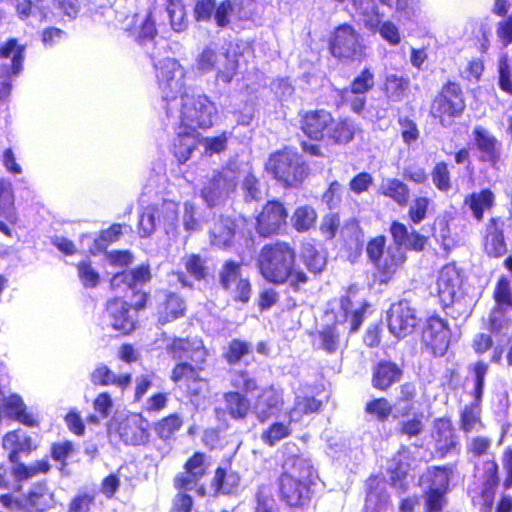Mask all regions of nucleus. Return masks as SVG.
<instances>
[{"mask_svg": "<svg viewBox=\"0 0 512 512\" xmlns=\"http://www.w3.org/2000/svg\"><path fill=\"white\" fill-rule=\"evenodd\" d=\"M393 245L387 247V239L383 234L376 235L366 244L368 261L375 269L379 283L387 284L405 263L407 257L404 250L421 252L428 243V236L399 221L393 220L389 226Z\"/></svg>", "mask_w": 512, "mask_h": 512, "instance_id": "obj_1", "label": "nucleus"}, {"mask_svg": "<svg viewBox=\"0 0 512 512\" xmlns=\"http://www.w3.org/2000/svg\"><path fill=\"white\" fill-rule=\"evenodd\" d=\"M152 278L150 266L140 264L131 269H123L115 273L110 279V287L117 292L131 291L138 299L129 304L122 298L115 297L106 303V312L113 329L124 335L130 334L136 327V321L130 314L131 308L141 311L147 308L150 295L141 287L150 282Z\"/></svg>", "mask_w": 512, "mask_h": 512, "instance_id": "obj_2", "label": "nucleus"}, {"mask_svg": "<svg viewBox=\"0 0 512 512\" xmlns=\"http://www.w3.org/2000/svg\"><path fill=\"white\" fill-rule=\"evenodd\" d=\"M256 267L266 282L277 286L288 284L294 292H299L310 280L297 263L295 247L284 240L264 244L257 255Z\"/></svg>", "mask_w": 512, "mask_h": 512, "instance_id": "obj_3", "label": "nucleus"}, {"mask_svg": "<svg viewBox=\"0 0 512 512\" xmlns=\"http://www.w3.org/2000/svg\"><path fill=\"white\" fill-rule=\"evenodd\" d=\"M281 473L277 479L280 499L291 512H306L313 495L317 472L310 460L299 454L287 455L280 465Z\"/></svg>", "mask_w": 512, "mask_h": 512, "instance_id": "obj_4", "label": "nucleus"}, {"mask_svg": "<svg viewBox=\"0 0 512 512\" xmlns=\"http://www.w3.org/2000/svg\"><path fill=\"white\" fill-rule=\"evenodd\" d=\"M339 304L342 311V319L336 317L332 323L323 325L321 329L312 334L317 341L316 348L323 351L326 355L344 353L348 347L349 337L341 333L340 326L348 322L349 334L358 332L370 306L369 303L364 300L360 303L358 308L352 310L353 302L349 295L340 297Z\"/></svg>", "mask_w": 512, "mask_h": 512, "instance_id": "obj_5", "label": "nucleus"}, {"mask_svg": "<svg viewBox=\"0 0 512 512\" xmlns=\"http://www.w3.org/2000/svg\"><path fill=\"white\" fill-rule=\"evenodd\" d=\"M168 118H178L180 127L208 129L213 125L217 112L215 103L205 94L182 93L165 105Z\"/></svg>", "mask_w": 512, "mask_h": 512, "instance_id": "obj_6", "label": "nucleus"}, {"mask_svg": "<svg viewBox=\"0 0 512 512\" xmlns=\"http://www.w3.org/2000/svg\"><path fill=\"white\" fill-rule=\"evenodd\" d=\"M467 110L466 93L454 80L444 82L429 104V116L442 127H449Z\"/></svg>", "mask_w": 512, "mask_h": 512, "instance_id": "obj_7", "label": "nucleus"}, {"mask_svg": "<svg viewBox=\"0 0 512 512\" xmlns=\"http://www.w3.org/2000/svg\"><path fill=\"white\" fill-rule=\"evenodd\" d=\"M242 53L235 42H227L220 48L208 45L198 54L196 67L201 73L214 71L217 80L230 83L237 75Z\"/></svg>", "mask_w": 512, "mask_h": 512, "instance_id": "obj_8", "label": "nucleus"}, {"mask_svg": "<svg viewBox=\"0 0 512 512\" xmlns=\"http://www.w3.org/2000/svg\"><path fill=\"white\" fill-rule=\"evenodd\" d=\"M266 169L285 189L302 187L310 174V167L303 156L288 147L271 154Z\"/></svg>", "mask_w": 512, "mask_h": 512, "instance_id": "obj_9", "label": "nucleus"}, {"mask_svg": "<svg viewBox=\"0 0 512 512\" xmlns=\"http://www.w3.org/2000/svg\"><path fill=\"white\" fill-rule=\"evenodd\" d=\"M492 298L494 306L487 317L482 319V329L495 338L512 336V318L508 314L512 310V287L507 276L501 275L497 279Z\"/></svg>", "mask_w": 512, "mask_h": 512, "instance_id": "obj_10", "label": "nucleus"}, {"mask_svg": "<svg viewBox=\"0 0 512 512\" xmlns=\"http://www.w3.org/2000/svg\"><path fill=\"white\" fill-rule=\"evenodd\" d=\"M328 50L341 63L362 62L367 58L363 36L349 23L339 24L331 31Z\"/></svg>", "mask_w": 512, "mask_h": 512, "instance_id": "obj_11", "label": "nucleus"}, {"mask_svg": "<svg viewBox=\"0 0 512 512\" xmlns=\"http://www.w3.org/2000/svg\"><path fill=\"white\" fill-rule=\"evenodd\" d=\"M468 369L473 377V389L471 392L473 400L460 411L459 428L464 434H469L473 430L485 427L481 416V404L489 365L483 360H477Z\"/></svg>", "mask_w": 512, "mask_h": 512, "instance_id": "obj_12", "label": "nucleus"}, {"mask_svg": "<svg viewBox=\"0 0 512 512\" xmlns=\"http://www.w3.org/2000/svg\"><path fill=\"white\" fill-rule=\"evenodd\" d=\"M0 503L11 512H48L55 506V494L46 481H39L20 497L0 495Z\"/></svg>", "mask_w": 512, "mask_h": 512, "instance_id": "obj_13", "label": "nucleus"}, {"mask_svg": "<svg viewBox=\"0 0 512 512\" xmlns=\"http://www.w3.org/2000/svg\"><path fill=\"white\" fill-rule=\"evenodd\" d=\"M330 114V110L322 107L299 111V129L308 140L300 142L304 153L315 157L324 156L320 144Z\"/></svg>", "mask_w": 512, "mask_h": 512, "instance_id": "obj_14", "label": "nucleus"}, {"mask_svg": "<svg viewBox=\"0 0 512 512\" xmlns=\"http://www.w3.org/2000/svg\"><path fill=\"white\" fill-rule=\"evenodd\" d=\"M251 236L249 218L242 214H220L209 230L211 245L221 249L230 248L236 239H250Z\"/></svg>", "mask_w": 512, "mask_h": 512, "instance_id": "obj_15", "label": "nucleus"}, {"mask_svg": "<svg viewBox=\"0 0 512 512\" xmlns=\"http://www.w3.org/2000/svg\"><path fill=\"white\" fill-rule=\"evenodd\" d=\"M242 266L241 262L232 259L224 261L218 273V282L235 303L247 304L252 296L253 285L249 276L244 275Z\"/></svg>", "mask_w": 512, "mask_h": 512, "instance_id": "obj_16", "label": "nucleus"}, {"mask_svg": "<svg viewBox=\"0 0 512 512\" xmlns=\"http://www.w3.org/2000/svg\"><path fill=\"white\" fill-rule=\"evenodd\" d=\"M239 168L227 164L216 170L201 189V196L212 208L229 198L238 188Z\"/></svg>", "mask_w": 512, "mask_h": 512, "instance_id": "obj_17", "label": "nucleus"}, {"mask_svg": "<svg viewBox=\"0 0 512 512\" xmlns=\"http://www.w3.org/2000/svg\"><path fill=\"white\" fill-rule=\"evenodd\" d=\"M207 362L201 360H194V363L189 361H176L173 365L169 379L174 385V389L179 391L181 395L188 399L193 400L200 396L202 389L200 384L205 382L201 376Z\"/></svg>", "mask_w": 512, "mask_h": 512, "instance_id": "obj_18", "label": "nucleus"}, {"mask_svg": "<svg viewBox=\"0 0 512 512\" xmlns=\"http://www.w3.org/2000/svg\"><path fill=\"white\" fill-rule=\"evenodd\" d=\"M289 212L285 203L279 199H268L255 216V230L261 238H270L282 234L287 227Z\"/></svg>", "mask_w": 512, "mask_h": 512, "instance_id": "obj_19", "label": "nucleus"}, {"mask_svg": "<svg viewBox=\"0 0 512 512\" xmlns=\"http://www.w3.org/2000/svg\"><path fill=\"white\" fill-rule=\"evenodd\" d=\"M155 76L166 104L177 99L178 94L184 93L186 70L178 60L165 58L158 61L155 65Z\"/></svg>", "mask_w": 512, "mask_h": 512, "instance_id": "obj_20", "label": "nucleus"}, {"mask_svg": "<svg viewBox=\"0 0 512 512\" xmlns=\"http://www.w3.org/2000/svg\"><path fill=\"white\" fill-rule=\"evenodd\" d=\"M451 329L448 321L440 315H429L420 333L421 343L433 356H443L450 345Z\"/></svg>", "mask_w": 512, "mask_h": 512, "instance_id": "obj_21", "label": "nucleus"}, {"mask_svg": "<svg viewBox=\"0 0 512 512\" xmlns=\"http://www.w3.org/2000/svg\"><path fill=\"white\" fill-rule=\"evenodd\" d=\"M418 321L417 311L407 299H401L393 303L388 310V329L392 335L399 339L412 334Z\"/></svg>", "mask_w": 512, "mask_h": 512, "instance_id": "obj_22", "label": "nucleus"}, {"mask_svg": "<svg viewBox=\"0 0 512 512\" xmlns=\"http://www.w3.org/2000/svg\"><path fill=\"white\" fill-rule=\"evenodd\" d=\"M361 129L350 116H336L332 111L327 121L321 143L331 146H346L355 140Z\"/></svg>", "mask_w": 512, "mask_h": 512, "instance_id": "obj_23", "label": "nucleus"}, {"mask_svg": "<svg viewBox=\"0 0 512 512\" xmlns=\"http://www.w3.org/2000/svg\"><path fill=\"white\" fill-rule=\"evenodd\" d=\"M506 221L501 216L488 219L482 236V249L489 258L499 259L506 255L508 245L505 238Z\"/></svg>", "mask_w": 512, "mask_h": 512, "instance_id": "obj_24", "label": "nucleus"}, {"mask_svg": "<svg viewBox=\"0 0 512 512\" xmlns=\"http://www.w3.org/2000/svg\"><path fill=\"white\" fill-rule=\"evenodd\" d=\"M165 350L174 360L184 361L183 358L201 360L207 362L209 351L201 337L174 336L167 343Z\"/></svg>", "mask_w": 512, "mask_h": 512, "instance_id": "obj_25", "label": "nucleus"}, {"mask_svg": "<svg viewBox=\"0 0 512 512\" xmlns=\"http://www.w3.org/2000/svg\"><path fill=\"white\" fill-rule=\"evenodd\" d=\"M462 286L460 270L454 263L444 265L437 277V296L443 309L450 307L459 297Z\"/></svg>", "mask_w": 512, "mask_h": 512, "instance_id": "obj_26", "label": "nucleus"}, {"mask_svg": "<svg viewBox=\"0 0 512 512\" xmlns=\"http://www.w3.org/2000/svg\"><path fill=\"white\" fill-rule=\"evenodd\" d=\"M208 464L206 454L195 451L184 463V472L178 473L173 479V486L178 491L191 490L206 475Z\"/></svg>", "mask_w": 512, "mask_h": 512, "instance_id": "obj_27", "label": "nucleus"}, {"mask_svg": "<svg viewBox=\"0 0 512 512\" xmlns=\"http://www.w3.org/2000/svg\"><path fill=\"white\" fill-rule=\"evenodd\" d=\"M502 467L504 471V478L500 482L499 476V464L495 458L487 459L483 462L482 468V485L501 487L503 490H509L512 488V448L506 447L501 456Z\"/></svg>", "mask_w": 512, "mask_h": 512, "instance_id": "obj_28", "label": "nucleus"}, {"mask_svg": "<svg viewBox=\"0 0 512 512\" xmlns=\"http://www.w3.org/2000/svg\"><path fill=\"white\" fill-rule=\"evenodd\" d=\"M186 313L187 303L184 297L176 292L165 291L156 303L153 315L157 323L164 326L185 317Z\"/></svg>", "mask_w": 512, "mask_h": 512, "instance_id": "obj_29", "label": "nucleus"}, {"mask_svg": "<svg viewBox=\"0 0 512 512\" xmlns=\"http://www.w3.org/2000/svg\"><path fill=\"white\" fill-rule=\"evenodd\" d=\"M115 431L125 445L144 446L150 440L148 422L140 415L120 420Z\"/></svg>", "mask_w": 512, "mask_h": 512, "instance_id": "obj_30", "label": "nucleus"}, {"mask_svg": "<svg viewBox=\"0 0 512 512\" xmlns=\"http://www.w3.org/2000/svg\"><path fill=\"white\" fill-rule=\"evenodd\" d=\"M404 370L395 361L381 359L371 369V385L381 392H387L403 378Z\"/></svg>", "mask_w": 512, "mask_h": 512, "instance_id": "obj_31", "label": "nucleus"}, {"mask_svg": "<svg viewBox=\"0 0 512 512\" xmlns=\"http://www.w3.org/2000/svg\"><path fill=\"white\" fill-rule=\"evenodd\" d=\"M476 149L480 152V162H487L496 167L501 160V144L498 139L481 125H477L472 131Z\"/></svg>", "mask_w": 512, "mask_h": 512, "instance_id": "obj_32", "label": "nucleus"}, {"mask_svg": "<svg viewBox=\"0 0 512 512\" xmlns=\"http://www.w3.org/2000/svg\"><path fill=\"white\" fill-rule=\"evenodd\" d=\"M411 455L405 448L399 449L390 459L387 473L392 488L405 493L409 489L407 477L411 469Z\"/></svg>", "mask_w": 512, "mask_h": 512, "instance_id": "obj_33", "label": "nucleus"}, {"mask_svg": "<svg viewBox=\"0 0 512 512\" xmlns=\"http://www.w3.org/2000/svg\"><path fill=\"white\" fill-rule=\"evenodd\" d=\"M2 447L8 452L9 461L17 463L21 455H30L38 446L29 434L21 429H15L3 436Z\"/></svg>", "mask_w": 512, "mask_h": 512, "instance_id": "obj_34", "label": "nucleus"}, {"mask_svg": "<svg viewBox=\"0 0 512 512\" xmlns=\"http://www.w3.org/2000/svg\"><path fill=\"white\" fill-rule=\"evenodd\" d=\"M200 143L201 138L198 131L178 125V131L171 144V153L179 164H185Z\"/></svg>", "mask_w": 512, "mask_h": 512, "instance_id": "obj_35", "label": "nucleus"}, {"mask_svg": "<svg viewBox=\"0 0 512 512\" xmlns=\"http://www.w3.org/2000/svg\"><path fill=\"white\" fill-rule=\"evenodd\" d=\"M434 440L439 459L445 458L459 446V439L449 418H438L434 422Z\"/></svg>", "mask_w": 512, "mask_h": 512, "instance_id": "obj_36", "label": "nucleus"}, {"mask_svg": "<svg viewBox=\"0 0 512 512\" xmlns=\"http://www.w3.org/2000/svg\"><path fill=\"white\" fill-rule=\"evenodd\" d=\"M390 505V494L385 489L378 475H371L366 480V495L363 512H384Z\"/></svg>", "mask_w": 512, "mask_h": 512, "instance_id": "obj_37", "label": "nucleus"}, {"mask_svg": "<svg viewBox=\"0 0 512 512\" xmlns=\"http://www.w3.org/2000/svg\"><path fill=\"white\" fill-rule=\"evenodd\" d=\"M124 30L140 45L154 41L158 35V31L153 11L148 10L142 19H140L138 13H134L131 16L130 23Z\"/></svg>", "mask_w": 512, "mask_h": 512, "instance_id": "obj_38", "label": "nucleus"}, {"mask_svg": "<svg viewBox=\"0 0 512 512\" xmlns=\"http://www.w3.org/2000/svg\"><path fill=\"white\" fill-rule=\"evenodd\" d=\"M0 218V232L11 237L12 231L5 221L11 225L17 224L18 213L12 185L5 181H0Z\"/></svg>", "mask_w": 512, "mask_h": 512, "instance_id": "obj_39", "label": "nucleus"}, {"mask_svg": "<svg viewBox=\"0 0 512 512\" xmlns=\"http://www.w3.org/2000/svg\"><path fill=\"white\" fill-rule=\"evenodd\" d=\"M464 207L468 208L474 220L481 222L486 212L491 211L496 205V194L489 188L468 193L463 200Z\"/></svg>", "mask_w": 512, "mask_h": 512, "instance_id": "obj_40", "label": "nucleus"}, {"mask_svg": "<svg viewBox=\"0 0 512 512\" xmlns=\"http://www.w3.org/2000/svg\"><path fill=\"white\" fill-rule=\"evenodd\" d=\"M283 404V397L275 388L264 387L256 398V418L261 423L266 422L281 410Z\"/></svg>", "mask_w": 512, "mask_h": 512, "instance_id": "obj_41", "label": "nucleus"}, {"mask_svg": "<svg viewBox=\"0 0 512 512\" xmlns=\"http://www.w3.org/2000/svg\"><path fill=\"white\" fill-rule=\"evenodd\" d=\"M300 258L307 270V274L314 277L320 276L327 266V256L314 242H303L301 245Z\"/></svg>", "mask_w": 512, "mask_h": 512, "instance_id": "obj_42", "label": "nucleus"}, {"mask_svg": "<svg viewBox=\"0 0 512 512\" xmlns=\"http://www.w3.org/2000/svg\"><path fill=\"white\" fill-rule=\"evenodd\" d=\"M14 8L18 18L23 21L30 17L46 21L52 15L49 0H15Z\"/></svg>", "mask_w": 512, "mask_h": 512, "instance_id": "obj_43", "label": "nucleus"}, {"mask_svg": "<svg viewBox=\"0 0 512 512\" xmlns=\"http://www.w3.org/2000/svg\"><path fill=\"white\" fill-rule=\"evenodd\" d=\"M131 380V374L125 373L116 375L108 366L104 364L98 365L90 373V381L96 387L115 385L122 391H125L130 386Z\"/></svg>", "mask_w": 512, "mask_h": 512, "instance_id": "obj_44", "label": "nucleus"}, {"mask_svg": "<svg viewBox=\"0 0 512 512\" xmlns=\"http://www.w3.org/2000/svg\"><path fill=\"white\" fill-rule=\"evenodd\" d=\"M241 482V477L238 472L231 471L229 473L226 472L225 468L219 466L214 471V476L211 479V487L213 489L214 495H231L234 494Z\"/></svg>", "mask_w": 512, "mask_h": 512, "instance_id": "obj_45", "label": "nucleus"}, {"mask_svg": "<svg viewBox=\"0 0 512 512\" xmlns=\"http://www.w3.org/2000/svg\"><path fill=\"white\" fill-rule=\"evenodd\" d=\"M378 194L391 199L399 207H406L410 199V188L398 178H388L378 189Z\"/></svg>", "mask_w": 512, "mask_h": 512, "instance_id": "obj_46", "label": "nucleus"}, {"mask_svg": "<svg viewBox=\"0 0 512 512\" xmlns=\"http://www.w3.org/2000/svg\"><path fill=\"white\" fill-rule=\"evenodd\" d=\"M453 470V467L450 465L430 466L425 470L420 480L423 481L429 489L449 491Z\"/></svg>", "mask_w": 512, "mask_h": 512, "instance_id": "obj_47", "label": "nucleus"}, {"mask_svg": "<svg viewBox=\"0 0 512 512\" xmlns=\"http://www.w3.org/2000/svg\"><path fill=\"white\" fill-rule=\"evenodd\" d=\"M225 409L233 420H244L250 413L251 404L245 394L227 391L223 394Z\"/></svg>", "mask_w": 512, "mask_h": 512, "instance_id": "obj_48", "label": "nucleus"}, {"mask_svg": "<svg viewBox=\"0 0 512 512\" xmlns=\"http://www.w3.org/2000/svg\"><path fill=\"white\" fill-rule=\"evenodd\" d=\"M318 220L316 209L309 204L297 206L291 216L293 229L298 233H306L315 228Z\"/></svg>", "mask_w": 512, "mask_h": 512, "instance_id": "obj_49", "label": "nucleus"}, {"mask_svg": "<svg viewBox=\"0 0 512 512\" xmlns=\"http://www.w3.org/2000/svg\"><path fill=\"white\" fill-rule=\"evenodd\" d=\"M25 49L16 38H9L0 45V59L11 58V74L18 75L22 71Z\"/></svg>", "mask_w": 512, "mask_h": 512, "instance_id": "obj_50", "label": "nucleus"}, {"mask_svg": "<svg viewBox=\"0 0 512 512\" xmlns=\"http://www.w3.org/2000/svg\"><path fill=\"white\" fill-rule=\"evenodd\" d=\"M14 464L12 473L17 482L27 481L38 475H45L51 470V464L46 458L36 460L30 465H26L20 460Z\"/></svg>", "mask_w": 512, "mask_h": 512, "instance_id": "obj_51", "label": "nucleus"}, {"mask_svg": "<svg viewBox=\"0 0 512 512\" xmlns=\"http://www.w3.org/2000/svg\"><path fill=\"white\" fill-rule=\"evenodd\" d=\"M183 426V419L178 413L168 414L153 424V430L162 441L172 440Z\"/></svg>", "mask_w": 512, "mask_h": 512, "instance_id": "obj_52", "label": "nucleus"}, {"mask_svg": "<svg viewBox=\"0 0 512 512\" xmlns=\"http://www.w3.org/2000/svg\"><path fill=\"white\" fill-rule=\"evenodd\" d=\"M341 247L352 262L357 260L362 253L364 241L363 231L359 227H353L348 232L341 233Z\"/></svg>", "mask_w": 512, "mask_h": 512, "instance_id": "obj_53", "label": "nucleus"}, {"mask_svg": "<svg viewBox=\"0 0 512 512\" xmlns=\"http://www.w3.org/2000/svg\"><path fill=\"white\" fill-rule=\"evenodd\" d=\"M430 177L434 187L442 193H447L452 189L453 181L450 166L445 160L434 163Z\"/></svg>", "mask_w": 512, "mask_h": 512, "instance_id": "obj_54", "label": "nucleus"}, {"mask_svg": "<svg viewBox=\"0 0 512 512\" xmlns=\"http://www.w3.org/2000/svg\"><path fill=\"white\" fill-rule=\"evenodd\" d=\"M252 351L250 342L240 338H233L227 343L222 357L229 365H236L240 363Z\"/></svg>", "mask_w": 512, "mask_h": 512, "instance_id": "obj_55", "label": "nucleus"}, {"mask_svg": "<svg viewBox=\"0 0 512 512\" xmlns=\"http://www.w3.org/2000/svg\"><path fill=\"white\" fill-rule=\"evenodd\" d=\"M417 387L413 382H404L398 388L396 404L400 407V415L408 416L415 408Z\"/></svg>", "mask_w": 512, "mask_h": 512, "instance_id": "obj_56", "label": "nucleus"}, {"mask_svg": "<svg viewBox=\"0 0 512 512\" xmlns=\"http://www.w3.org/2000/svg\"><path fill=\"white\" fill-rule=\"evenodd\" d=\"M364 411L378 422H386L393 412V405L386 397L372 398L366 402Z\"/></svg>", "mask_w": 512, "mask_h": 512, "instance_id": "obj_57", "label": "nucleus"}, {"mask_svg": "<svg viewBox=\"0 0 512 512\" xmlns=\"http://www.w3.org/2000/svg\"><path fill=\"white\" fill-rule=\"evenodd\" d=\"M409 88V79L396 74H389L384 81V92L392 101L398 102L403 99Z\"/></svg>", "mask_w": 512, "mask_h": 512, "instance_id": "obj_58", "label": "nucleus"}, {"mask_svg": "<svg viewBox=\"0 0 512 512\" xmlns=\"http://www.w3.org/2000/svg\"><path fill=\"white\" fill-rule=\"evenodd\" d=\"M375 85L374 74L370 68H363L360 73L354 77L349 84L348 89H344L343 93L349 91L354 95H365L373 89Z\"/></svg>", "mask_w": 512, "mask_h": 512, "instance_id": "obj_59", "label": "nucleus"}, {"mask_svg": "<svg viewBox=\"0 0 512 512\" xmlns=\"http://www.w3.org/2000/svg\"><path fill=\"white\" fill-rule=\"evenodd\" d=\"M291 433L292 429L288 424L277 421L263 430L260 438L265 445L273 447L279 441L288 438Z\"/></svg>", "mask_w": 512, "mask_h": 512, "instance_id": "obj_60", "label": "nucleus"}, {"mask_svg": "<svg viewBox=\"0 0 512 512\" xmlns=\"http://www.w3.org/2000/svg\"><path fill=\"white\" fill-rule=\"evenodd\" d=\"M430 205L431 199L428 196H415L412 199L407 211L409 221L415 225L423 222L429 214Z\"/></svg>", "mask_w": 512, "mask_h": 512, "instance_id": "obj_61", "label": "nucleus"}, {"mask_svg": "<svg viewBox=\"0 0 512 512\" xmlns=\"http://www.w3.org/2000/svg\"><path fill=\"white\" fill-rule=\"evenodd\" d=\"M97 492L93 489L78 491L69 501L67 512H90L96 501Z\"/></svg>", "mask_w": 512, "mask_h": 512, "instance_id": "obj_62", "label": "nucleus"}, {"mask_svg": "<svg viewBox=\"0 0 512 512\" xmlns=\"http://www.w3.org/2000/svg\"><path fill=\"white\" fill-rule=\"evenodd\" d=\"M241 188L243 199L246 203L260 202L264 195L262 193L261 182L252 172H248L242 180Z\"/></svg>", "mask_w": 512, "mask_h": 512, "instance_id": "obj_63", "label": "nucleus"}, {"mask_svg": "<svg viewBox=\"0 0 512 512\" xmlns=\"http://www.w3.org/2000/svg\"><path fill=\"white\" fill-rule=\"evenodd\" d=\"M424 430L422 413H414L410 418L400 421L396 427L398 436L408 439L418 437Z\"/></svg>", "mask_w": 512, "mask_h": 512, "instance_id": "obj_64", "label": "nucleus"}]
</instances>
